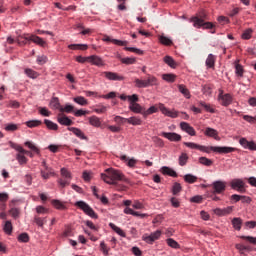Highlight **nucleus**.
I'll return each mask as SVG.
<instances>
[{"label": "nucleus", "instance_id": "6e6552de", "mask_svg": "<svg viewBox=\"0 0 256 256\" xmlns=\"http://www.w3.org/2000/svg\"><path fill=\"white\" fill-rule=\"evenodd\" d=\"M231 189L238 191V193H245V181L241 178H235L230 182Z\"/></svg>", "mask_w": 256, "mask_h": 256}, {"label": "nucleus", "instance_id": "0eeeda50", "mask_svg": "<svg viewBox=\"0 0 256 256\" xmlns=\"http://www.w3.org/2000/svg\"><path fill=\"white\" fill-rule=\"evenodd\" d=\"M211 187L213 189V195H221L225 193V190L227 189V182L217 180L211 184Z\"/></svg>", "mask_w": 256, "mask_h": 256}, {"label": "nucleus", "instance_id": "a878e982", "mask_svg": "<svg viewBox=\"0 0 256 256\" xmlns=\"http://www.w3.org/2000/svg\"><path fill=\"white\" fill-rule=\"evenodd\" d=\"M161 173L163 175H169V177H177V172H175V170H173L167 166H164L161 168Z\"/></svg>", "mask_w": 256, "mask_h": 256}, {"label": "nucleus", "instance_id": "4be33fe9", "mask_svg": "<svg viewBox=\"0 0 256 256\" xmlns=\"http://www.w3.org/2000/svg\"><path fill=\"white\" fill-rule=\"evenodd\" d=\"M121 161H124V163H126V165L128 167H130L131 169H133V167H135V165H137V160L135 158H129L125 155L120 157Z\"/></svg>", "mask_w": 256, "mask_h": 256}, {"label": "nucleus", "instance_id": "c03bdc74", "mask_svg": "<svg viewBox=\"0 0 256 256\" xmlns=\"http://www.w3.org/2000/svg\"><path fill=\"white\" fill-rule=\"evenodd\" d=\"M109 227H111L115 231V233H117V235H120V237H126L125 232L114 223H110Z\"/></svg>", "mask_w": 256, "mask_h": 256}, {"label": "nucleus", "instance_id": "79ce46f5", "mask_svg": "<svg viewBox=\"0 0 256 256\" xmlns=\"http://www.w3.org/2000/svg\"><path fill=\"white\" fill-rule=\"evenodd\" d=\"M89 123L93 127H101V120L97 116H92L89 118Z\"/></svg>", "mask_w": 256, "mask_h": 256}, {"label": "nucleus", "instance_id": "1a4fd4ad", "mask_svg": "<svg viewBox=\"0 0 256 256\" xmlns=\"http://www.w3.org/2000/svg\"><path fill=\"white\" fill-rule=\"evenodd\" d=\"M218 100L223 105V107H229V105L233 103V96L229 93L223 94V90H220Z\"/></svg>", "mask_w": 256, "mask_h": 256}, {"label": "nucleus", "instance_id": "49530a36", "mask_svg": "<svg viewBox=\"0 0 256 256\" xmlns=\"http://www.w3.org/2000/svg\"><path fill=\"white\" fill-rule=\"evenodd\" d=\"M199 163L205 165V167H211V165H213V160L202 156L199 158Z\"/></svg>", "mask_w": 256, "mask_h": 256}, {"label": "nucleus", "instance_id": "c756f323", "mask_svg": "<svg viewBox=\"0 0 256 256\" xmlns=\"http://www.w3.org/2000/svg\"><path fill=\"white\" fill-rule=\"evenodd\" d=\"M24 125L28 126L29 129H34V127H39L43 125V122L41 120H30L26 121Z\"/></svg>", "mask_w": 256, "mask_h": 256}, {"label": "nucleus", "instance_id": "774afa93", "mask_svg": "<svg viewBox=\"0 0 256 256\" xmlns=\"http://www.w3.org/2000/svg\"><path fill=\"white\" fill-rule=\"evenodd\" d=\"M244 121H247V123H255L256 122V116H250V115H244L243 116Z\"/></svg>", "mask_w": 256, "mask_h": 256}, {"label": "nucleus", "instance_id": "ea45409f", "mask_svg": "<svg viewBox=\"0 0 256 256\" xmlns=\"http://www.w3.org/2000/svg\"><path fill=\"white\" fill-rule=\"evenodd\" d=\"M166 243L172 249H180L181 248V245H179V243L177 241H175L173 238H168L166 240Z\"/></svg>", "mask_w": 256, "mask_h": 256}, {"label": "nucleus", "instance_id": "4c0bfd02", "mask_svg": "<svg viewBox=\"0 0 256 256\" xmlns=\"http://www.w3.org/2000/svg\"><path fill=\"white\" fill-rule=\"evenodd\" d=\"M14 149H16V151H18V153H24V155H29L31 157V159H33V157H35V153L25 150L23 149V147L17 145L16 147H14Z\"/></svg>", "mask_w": 256, "mask_h": 256}, {"label": "nucleus", "instance_id": "6ab92c4d", "mask_svg": "<svg viewBox=\"0 0 256 256\" xmlns=\"http://www.w3.org/2000/svg\"><path fill=\"white\" fill-rule=\"evenodd\" d=\"M57 121L60 123V125H66V127L73 125V120L69 119V117L63 114H59Z\"/></svg>", "mask_w": 256, "mask_h": 256}, {"label": "nucleus", "instance_id": "f704fd0d", "mask_svg": "<svg viewBox=\"0 0 256 256\" xmlns=\"http://www.w3.org/2000/svg\"><path fill=\"white\" fill-rule=\"evenodd\" d=\"M50 107L51 109H59L61 111V103L59 102V98L58 97H53L50 101Z\"/></svg>", "mask_w": 256, "mask_h": 256}, {"label": "nucleus", "instance_id": "423d86ee", "mask_svg": "<svg viewBox=\"0 0 256 256\" xmlns=\"http://www.w3.org/2000/svg\"><path fill=\"white\" fill-rule=\"evenodd\" d=\"M76 207H79V209L84 211V213L86 215H88L89 217H91L92 219H97V217H98L97 213H95L93 208H91V206H89V204H87L86 202L78 201V202H76Z\"/></svg>", "mask_w": 256, "mask_h": 256}, {"label": "nucleus", "instance_id": "9d476101", "mask_svg": "<svg viewBox=\"0 0 256 256\" xmlns=\"http://www.w3.org/2000/svg\"><path fill=\"white\" fill-rule=\"evenodd\" d=\"M158 109L163 115H165L166 117H171V119H177V117H179V112L175 110H169L167 107H165L164 104H159Z\"/></svg>", "mask_w": 256, "mask_h": 256}, {"label": "nucleus", "instance_id": "09e8293b", "mask_svg": "<svg viewBox=\"0 0 256 256\" xmlns=\"http://www.w3.org/2000/svg\"><path fill=\"white\" fill-rule=\"evenodd\" d=\"M34 223H36V225H38V227H41V229H43V225H45V223H47V218H41L39 216H35Z\"/></svg>", "mask_w": 256, "mask_h": 256}, {"label": "nucleus", "instance_id": "39448f33", "mask_svg": "<svg viewBox=\"0 0 256 256\" xmlns=\"http://www.w3.org/2000/svg\"><path fill=\"white\" fill-rule=\"evenodd\" d=\"M60 175L61 178L57 180V183L62 187V189H65V187L71 185V179H73V176H71V172L66 168H61Z\"/></svg>", "mask_w": 256, "mask_h": 256}, {"label": "nucleus", "instance_id": "c9c22d12", "mask_svg": "<svg viewBox=\"0 0 256 256\" xmlns=\"http://www.w3.org/2000/svg\"><path fill=\"white\" fill-rule=\"evenodd\" d=\"M24 72L30 79H37L39 77V73L31 68H26Z\"/></svg>", "mask_w": 256, "mask_h": 256}, {"label": "nucleus", "instance_id": "a211bd4d", "mask_svg": "<svg viewBox=\"0 0 256 256\" xmlns=\"http://www.w3.org/2000/svg\"><path fill=\"white\" fill-rule=\"evenodd\" d=\"M204 135H206V137H212L216 141H221V137H219V132H217V130H215L211 127H207L205 129Z\"/></svg>", "mask_w": 256, "mask_h": 256}, {"label": "nucleus", "instance_id": "a18cd8bd", "mask_svg": "<svg viewBox=\"0 0 256 256\" xmlns=\"http://www.w3.org/2000/svg\"><path fill=\"white\" fill-rule=\"evenodd\" d=\"M187 161H189V156L187 155V153H182L179 156V165L181 167H185V165H187Z\"/></svg>", "mask_w": 256, "mask_h": 256}, {"label": "nucleus", "instance_id": "bb28decb", "mask_svg": "<svg viewBox=\"0 0 256 256\" xmlns=\"http://www.w3.org/2000/svg\"><path fill=\"white\" fill-rule=\"evenodd\" d=\"M41 177L42 179H49V177H51V175H55V172H53V169H51L50 167H46V170H41L40 171Z\"/></svg>", "mask_w": 256, "mask_h": 256}, {"label": "nucleus", "instance_id": "20e7f679", "mask_svg": "<svg viewBox=\"0 0 256 256\" xmlns=\"http://www.w3.org/2000/svg\"><path fill=\"white\" fill-rule=\"evenodd\" d=\"M135 85L139 89L153 87V85H157V78L151 74H148L146 80H141L139 78H136Z\"/></svg>", "mask_w": 256, "mask_h": 256}, {"label": "nucleus", "instance_id": "b1692460", "mask_svg": "<svg viewBox=\"0 0 256 256\" xmlns=\"http://www.w3.org/2000/svg\"><path fill=\"white\" fill-rule=\"evenodd\" d=\"M178 91L186 98V99H191V92H189V89L187 86L183 84L178 85Z\"/></svg>", "mask_w": 256, "mask_h": 256}, {"label": "nucleus", "instance_id": "2eb2a0df", "mask_svg": "<svg viewBox=\"0 0 256 256\" xmlns=\"http://www.w3.org/2000/svg\"><path fill=\"white\" fill-rule=\"evenodd\" d=\"M102 41H105L106 43H113L114 45H118L119 47H127V45H128L127 41L113 39L109 36H104Z\"/></svg>", "mask_w": 256, "mask_h": 256}, {"label": "nucleus", "instance_id": "680f3d73", "mask_svg": "<svg viewBox=\"0 0 256 256\" xmlns=\"http://www.w3.org/2000/svg\"><path fill=\"white\" fill-rule=\"evenodd\" d=\"M114 122L117 123V125H125V123H127V118H123L121 116H115Z\"/></svg>", "mask_w": 256, "mask_h": 256}, {"label": "nucleus", "instance_id": "58836bf2", "mask_svg": "<svg viewBox=\"0 0 256 256\" xmlns=\"http://www.w3.org/2000/svg\"><path fill=\"white\" fill-rule=\"evenodd\" d=\"M16 159L20 165H26L27 163V157H25V153L23 152H18Z\"/></svg>", "mask_w": 256, "mask_h": 256}, {"label": "nucleus", "instance_id": "3c124183", "mask_svg": "<svg viewBox=\"0 0 256 256\" xmlns=\"http://www.w3.org/2000/svg\"><path fill=\"white\" fill-rule=\"evenodd\" d=\"M200 107H203L208 113H215V109L211 107V104H207L203 101L199 102Z\"/></svg>", "mask_w": 256, "mask_h": 256}, {"label": "nucleus", "instance_id": "dca6fc26", "mask_svg": "<svg viewBox=\"0 0 256 256\" xmlns=\"http://www.w3.org/2000/svg\"><path fill=\"white\" fill-rule=\"evenodd\" d=\"M88 59L91 65H95L96 67H105V61H103L102 58L97 55L89 56Z\"/></svg>", "mask_w": 256, "mask_h": 256}, {"label": "nucleus", "instance_id": "7ed1b4c3", "mask_svg": "<svg viewBox=\"0 0 256 256\" xmlns=\"http://www.w3.org/2000/svg\"><path fill=\"white\" fill-rule=\"evenodd\" d=\"M207 19V12L205 10H202L199 12V15L196 17H193L191 19L192 23H194V27L201 28L203 27L204 29H215V24L211 22H205Z\"/></svg>", "mask_w": 256, "mask_h": 256}, {"label": "nucleus", "instance_id": "473e14b6", "mask_svg": "<svg viewBox=\"0 0 256 256\" xmlns=\"http://www.w3.org/2000/svg\"><path fill=\"white\" fill-rule=\"evenodd\" d=\"M164 63H166V65H168L172 69L177 68V62H175V59H173V57L171 56H165Z\"/></svg>", "mask_w": 256, "mask_h": 256}, {"label": "nucleus", "instance_id": "aec40b11", "mask_svg": "<svg viewBox=\"0 0 256 256\" xmlns=\"http://www.w3.org/2000/svg\"><path fill=\"white\" fill-rule=\"evenodd\" d=\"M129 109L133 113H140L141 115H143V113H145V108H143L141 106V104H139V103H130Z\"/></svg>", "mask_w": 256, "mask_h": 256}, {"label": "nucleus", "instance_id": "603ef678", "mask_svg": "<svg viewBox=\"0 0 256 256\" xmlns=\"http://www.w3.org/2000/svg\"><path fill=\"white\" fill-rule=\"evenodd\" d=\"M181 190H182L181 184H179V182H175L172 186L173 195H179V193H181Z\"/></svg>", "mask_w": 256, "mask_h": 256}, {"label": "nucleus", "instance_id": "a19ab883", "mask_svg": "<svg viewBox=\"0 0 256 256\" xmlns=\"http://www.w3.org/2000/svg\"><path fill=\"white\" fill-rule=\"evenodd\" d=\"M5 201H9V194L7 192L1 193V209L2 211L6 209L7 205L5 204Z\"/></svg>", "mask_w": 256, "mask_h": 256}, {"label": "nucleus", "instance_id": "72a5a7b5", "mask_svg": "<svg viewBox=\"0 0 256 256\" xmlns=\"http://www.w3.org/2000/svg\"><path fill=\"white\" fill-rule=\"evenodd\" d=\"M216 57L213 54H209L207 59H206V66L209 67V69H213V67H215V61H216Z\"/></svg>", "mask_w": 256, "mask_h": 256}, {"label": "nucleus", "instance_id": "4d7b16f0", "mask_svg": "<svg viewBox=\"0 0 256 256\" xmlns=\"http://www.w3.org/2000/svg\"><path fill=\"white\" fill-rule=\"evenodd\" d=\"M157 107L151 106L148 110L144 109L143 117H147L148 115H153V113H157Z\"/></svg>", "mask_w": 256, "mask_h": 256}, {"label": "nucleus", "instance_id": "052dcab7", "mask_svg": "<svg viewBox=\"0 0 256 256\" xmlns=\"http://www.w3.org/2000/svg\"><path fill=\"white\" fill-rule=\"evenodd\" d=\"M18 241L20 243H28L29 242V234L28 233H22L18 236Z\"/></svg>", "mask_w": 256, "mask_h": 256}, {"label": "nucleus", "instance_id": "bf43d9fd", "mask_svg": "<svg viewBox=\"0 0 256 256\" xmlns=\"http://www.w3.org/2000/svg\"><path fill=\"white\" fill-rule=\"evenodd\" d=\"M251 35H253V29L248 28L242 34V39L249 40L251 39Z\"/></svg>", "mask_w": 256, "mask_h": 256}, {"label": "nucleus", "instance_id": "f3484780", "mask_svg": "<svg viewBox=\"0 0 256 256\" xmlns=\"http://www.w3.org/2000/svg\"><path fill=\"white\" fill-rule=\"evenodd\" d=\"M162 137H165V139H168V141H174V142L181 141V135L175 132H162Z\"/></svg>", "mask_w": 256, "mask_h": 256}, {"label": "nucleus", "instance_id": "5fc2aeb1", "mask_svg": "<svg viewBox=\"0 0 256 256\" xmlns=\"http://www.w3.org/2000/svg\"><path fill=\"white\" fill-rule=\"evenodd\" d=\"M51 203L53 207H55V209H59V210L65 209V204H63V202L59 200H52Z\"/></svg>", "mask_w": 256, "mask_h": 256}, {"label": "nucleus", "instance_id": "f8f14e48", "mask_svg": "<svg viewBox=\"0 0 256 256\" xmlns=\"http://www.w3.org/2000/svg\"><path fill=\"white\" fill-rule=\"evenodd\" d=\"M102 77H105L108 79V81H123L125 79V77L119 75L118 73L109 71L102 72Z\"/></svg>", "mask_w": 256, "mask_h": 256}, {"label": "nucleus", "instance_id": "e2e57ef3", "mask_svg": "<svg viewBox=\"0 0 256 256\" xmlns=\"http://www.w3.org/2000/svg\"><path fill=\"white\" fill-rule=\"evenodd\" d=\"M36 213H38V215H45V214L49 213V209H47L43 206H37Z\"/></svg>", "mask_w": 256, "mask_h": 256}, {"label": "nucleus", "instance_id": "2f4dec72", "mask_svg": "<svg viewBox=\"0 0 256 256\" xmlns=\"http://www.w3.org/2000/svg\"><path fill=\"white\" fill-rule=\"evenodd\" d=\"M29 40L33 43H36V45H40V47H45V42L39 36L31 35L29 36Z\"/></svg>", "mask_w": 256, "mask_h": 256}, {"label": "nucleus", "instance_id": "0e129e2a", "mask_svg": "<svg viewBox=\"0 0 256 256\" xmlns=\"http://www.w3.org/2000/svg\"><path fill=\"white\" fill-rule=\"evenodd\" d=\"M73 109H75V107H73L72 105L66 104L65 107H61L60 108V112L61 113H71L73 111Z\"/></svg>", "mask_w": 256, "mask_h": 256}, {"label": "nucleus", "instance_id": "cd10ccee", "mask_svg": "<svg viewBox=\"0 0 256 256\" xmlns=\"http://www.w3.org/2000/svg\"><path fill=\"white\" fill-rule=\"evenodd\" d=\"M234 67H235V74L237 75V77H243V73H245V70L243 69V65L239 64V60H237L234 63Z\"/></svg>", "mask_w": 256, "mask_h": 256}, {"label": "nucleus", "instance_id": "e433bc0d", "mask_svg": "<svg viewBox=\"0 0 256 256\" xmlns=\"http://www.w3.org/2000/svg\"><path fill=\"white\" fill-rule=\"evenodd\" d=\"M73 101H74V103H77L78 105H82V107H85V105H89V102L83 96H77L73 99Z\"/></svg>", "mask_w": 256, "mask_h": 256}, {"label": "nucleus", "instance_id": "8fccbe9b", "mask_svg": "<svg viewBox=\"0 0 256 256\" xmlns=\"http://www.w3.org/2000/svg\"><path fill=\"white\" fill-rule=\"evenodd\" d=\"M184 181H185L186 183H190V184L196 183V181H197V176L192 175V174H186V175L184 176Z\"/></svg>", "mask_w": 256, "mask_h": 256}, {"label": "nucleus", "instance_id": "69168bd1", "mask_svg": "<svg viewBox=\"0 0 256 256\" xmlns=\"http://www.w3.org/2000/svg\"><path fill=\"white\" fill-rule=\"evenodd\" d=\"M28 41H31V40L29 39V36H28V37L20 36V37H18V39H17L18 45H27V42H28Z\"/></svg>", "mask_w": 256, "mask_h": 256}, {"label": "nucleus", "instance_id": "de8ad7c7", "mask_svg": "<svg viewBox=\"0 0 256 256\" xmlns=\"http://www.w3.org/2000/svg\"><path fill=\"white\" fill-rule=\"evenodd\" d=\"M242 224H243V221L241 220V218H234L232 220V225H233L234 229H236V231H241Z\"/></svg>", "mask_w": 256, "mask_h": 256}, {"label": "nucleus", "instance_id": "412c9836", "mask_svg": "<svg viewBox=\"0 0 256 256\" xmlns=\"http://www.w3.org/2000/svg\"><path fill=\"white\" fill-rule=\"evenodd\" d=\"M68 131H71L74 135H76V137H78L79 139H82L84 141H87V136H85V133H83V131H81V129L79 128H75V127H69Z\"/></svg>", "mask_w": 256, "mask_h": 256}, {"label": "nucleus", "instance_id": "6e6d98bb", "mask_svg": "<svg viewBox=\"0 0 256 256\" xmlns=\"http://www.w3.org/2000/svg\"><path fill=\"white\" fill-rule=\"evenodd\" d=\"M175 77V74H163L162 76L163 80L167 81L168 83H174Z\"/></svg>", "mask_w": 256, "mask_h": 256}, {"label": "nucleus", "instance_id": "9b49d317", "mask_svg": "<svg viewBox=\"0 0 256 256\" xmlns=\"http://www.w3.org/2000/svg\"><path fill=\"white\" fill-rule=\"evenodd\" d=\"M159 237H161V230H157L150 235L145 234L143 236V241L149 243L150 245H153V243H155V241H157Z\"/></svg>", "mask_w": 256, "mask_h": 256}, {"label": "nucleus", "instance_id": "ddd939ff", "mask_svg": "<svg viewBox=\"0 0 256 256\" xmlns=\"http://www.w3.org/2000/svg\"><path fill=\"white\" fill-rule=\"evenodd\" d=\"M213 213L215 215H218V217H225V215H231V213H233V206H228L224 209L216 208L213 210Z\"/></svg>", "mask_w": 256, "mask_h": 256}, {"label": "nucleus", "instance_id": "37998d69", "mask_svg": "<svg viewBox=\"0 0 256 256\" xmlns=\"http://www.w3.org/2000/svg\"><path fill=\"white\" fill-rule=\"evenodd\" d=\"M127 123H129V125H141L143 121L140 120L139 117L132 116L130 118H127Z\"/></svg>", "mask_w": 256, "mask_h": 256}, {"label": "nucleus", "instance_id": "f03ea898", "mask_svg": "<svg viewBox=\"0 0 256 256\" xmlns=\"http://www.w3.org/2000/svg\"><path fill=\"white\" fill-rule=\"evenodd\" d=\"M101 179L108 185H117L119 181L123 183H129V179L125 177V174L121 170L115 168H108L105 170V173L101 174Z\"/></svg>", "mask_w": 256, "mask_h": 256}, {"label": "nucleus", "instance_id": "338daca9", "mask_svg": "<svg viewBox=\"0 0 256 256\" xmlns=\"http://www.w3.org/2000/svg\"><path fill=\"white\" fill-rule=\"evenodd\" d=\"M241 239H245L249 243H252V245H256V237L252 236H241Z\"/></svg>", "mask_w": 256, "mask_h": 256}, {"label": "nucleus", "instance_id": "393cba45", "mask_svg": "<svg viewBox=\"0 0 256 256\" xmlns=\"http://www.w3.org/2000/svg\"><path fill=\"white\" fill-rule=\"evenodd\" d=\"M26 147H28V149H30L32 152L35 153V155H40L41 154V150L39 149V147H37V145H35V143L31 142V141H27L24 144Z\"/></svg>", "mask_w": 256, "mask_h": 256}, {"label": "nucleus", "instance_id": "c85d7f7f", "mask_svg": "<svg viewBox=\"0 0 256 256\" xmlns=\"http://www.w3.org/2000/svg\"><path fill=\"white\" fill-rule=\"evenodd\" d=\"M3 231L6 235H11L13 233V224L11 223V221L7 220L4 223Z\"/></svg>", "mask_w": 256, "mask_h": 256}, {"label": "nucleus", "instance_id": "13d9d810", "mask_svg": "<svg viewBox=\"0 0 256 256\" xmlns=\"http://www.w3.org/2000/svg\"><path fill=\"white\" fill-rule=\"evenodd\" d=\"M4 129H5V131L13 133V131H17V129H19V125H17V124H6Z\"/></svg>", "mask_w": 256, "mask_h": 256}, {"label": "nucleus", "instance_id": "864d4df0", "mask_svg": "<svg viewBox=\"0 0 256 256\" xmlns=\"http://www.w3.org/2000/svg\"><path fill=\"white\" fill-rule=\"evenodd\" d=\"M159 41L162 45H173V41L169 39L167 36H160Z\"/></svg>", "mask_w": 256, "mask_h": 256}, {"label": "nucleus", "instance_id": "5701e85b", "mask_svg": "<svg viewBox=\"0 0 256 256\" xmlns=\"http://www.w3.org/2000/svg\"><path fill=\"white\" fill-rule=\"evenodd\" d=\"M89 46L87 44H70L68 46V49H71L72 51H87Z\"/></svg>", "mask_w": 256, "mask_h": 256}, {"label": "nucleus", "instance_id": "f257e3e1", "mask_svg": "<svg viewBox=\"0 0 256 256\" xmlns=\"http://www.w3.org/2000/svg\"><path fill=\"white\" fill-rule=\"evenodd\" d=\"M183 145L189 149H197L198 151H202V153H211V151H213L214 153H223L226 155L227 153H234V151H237V148L229 146H203L195 142H184Z\"/></svg>", "mask_w": 256, "mask_h": 256}, {"label": "nucleus", "instance_id": "4468645a", "mask_svg": "<svg viewBox=\"0 0 256 256\" xmlns=\"http://www.w3.org/2000/svg\"><path fill=\"white\" fill-rule=\"evenodd\" d=\"M180 129H182V131H185V133H188V135H191V137H195V135H197L195 128L190 126V124L187 122H181Z\"/></svg>", "mask_w": 256, "mask_h": 256}, {"label": "nucleus", "instance_id": "7c9ffc66", "mask_svg": "<svg viewBox=\"0 0 256 256\" xmlns=\"http://www.w3.org/2000/svg\"><path fill=\"white\" fill-rule=\"evenodd\" d=\"M44 123L47 129H49L50 131H57L59 129V125H57V123H54L51 120L45 119Z\"/></svg>", "mask_w": 256, "mask_h": 256}]
</instances>
